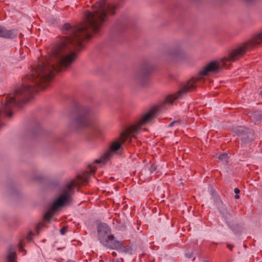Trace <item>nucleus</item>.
Listing matches in <instances>:
<instances>
[{
  "label": "nucleus",
  "instance_id": "f03ea898",
  "mask_svg": "<svg viewBox=\"0 0 262 262\" xmlns=\"http://www.w3.org/2000/svg\"><path fill=\"white\" fill-rule=\"evenodd\" d=\"M161 106H155L152 108L149 112L142 115L136 125L131 126L128 128L125 132L121 134L120 140L114 141L110 149L104 153L99 159L95 160L96 163H105L107 162L112 156L118 151L122 148V144L125 141L131 139L132 137L139 134L141 127L150 122L153 119L155 118L160 113Z\"/></svg>",
  "mask_w": 262,
  "mask_h": 262
},
{
  "label": "nucleus",
  "instance_id": "5701e85b",
  "mask_svg": "<svg viewBox=\"0 0 262 262\" xmlns=\"http://www.w3.org/2000/svg\"><path fill=\"white\" fill-rule=\"evenodd\" d=\"M66 232V228H62L60 230V233L62 235H64Z\"/></svg>",
  "mask_w": 262,
  "mask_h": 262
},
{
  "label": "nucleus",
  "instance_id": "39448f33",
  "mask_svg": "<svg viewBox=\"0 0 262 262\" xmlns=\"http://www.w3.org/2000/svg\"><path fill=\"white\" fill-rule=\"evenodd\" d=\"M66 67H34L31 70L29 79L40 89H45L55 73L62 72Z\"/></svg>",
  "mask_w": 262,
  "mask_h": 262
},
{
  "label": "nucleus",
  "instance_id": "393cba45",
  "mask_svg": "<svg viewBox=\"0 0 262 262\" xmlns=\"http://www.w3.org/2000/svg\"><path fill=\"white\" fill-rule=\"evenodd\" d=\"M234 192L236 194H237L239 193L240 190L237 188H235L234 189Z\"/></svg>",
  "mask_w": 262,
  "mask_h": 262
},
{
  "label": "nucleus",
  "instance_id": "412c9836",
  "mask_svg": "<svg viewBox=\"0 0 262 262\" xmlns=\"http://www.w3.org/2000/svg\"><path fill=\"white\" fill-rule=\"evenodd\" d=\"M33 179L34 180H40L42 179V176L41 174H37L36 176H33Z\"/></svg>",
  "mask_w": 262,
  "mask_h": 262
},
{
  "label": "nucleus",
  "instance_id": "2f4dec72",
  "mask_svg": "<svg viewBox=\"0 0 262 262\" xmlns=\"http://www.w3.org/2000/svg\"><path fill=\"white\" fill-rule=\"evenodd\" d=\"M260 94L261 96H262V91L260 92Z\"/></svg>",
  "mask_w": 262,
  "mask_h": 262
},
{
  "label": "nucleus",
  "instance_id": "423d86ee",
  "mask_svg": "<svg viewBox=\"0 0 262 262\" xmlns=\"http://www.w3.org/2000/svg\"><path fill=\"white\" fill-rule=\"evenodd\" d=\"M93 113L91 107L81 106L77 112V116L71 122V125L75 128L88 127L93 138H97L102 134L101 127L96 123H92L89 120V116Z\"/></svg>",
  "mask_w": 262,
  "mask_h": 262
},
{
  "label": "nucleus",
  "instance_id": "4be33fe9",
  "mask_svg": "<svg viewBox=\"0 0 262 262\" xmlns=\"http://www.w3.org/2000/svg\"><path fill=\"white\" fill-rule=\"evenodd\" d=\"M179 125V122L178 121H172V122H171L169 124V127H171V126H173L175 125Z\"/></svg>",
  "mask_w": 262,
  "mask_h": 262
},
{
  "label": "nucleus",
  "instance_id": "bb28decb",
  "mask_svg": "<svg viewBox=\"0 0 262 262\" xmlns=\"http://www.w3.org/2000/svg\"><path fill=\"white\" fill-rule=\"evenodd\" d=\"M235 198L236 199H238L239 198V196L238 195V194L235 195Z\"/></svg>",
  "mask_w": 262,
  "mask_h": 262
},
{
  "label": "nucleus",
  "instance_id": "c85d7f7f",
  "mask_svg": "<svg viewBox=\"0 0 262 262\" xmlns=\"http://www.w3.org/2000/svg\"><path fill=\"white\" fill-rule=\"evenodd\" d=\"M228 247H229V248L230 250H232V246H230V245H228Z\"/></svg>",
  "mask_w": 262,
  "mask_h": 262
},
{
  "label": "nucleus",
  "instance_id": "4468645a",
  "mask_svg": "<svg viewBox=\"0 0 262 262\" xmlns=\"http://www.w3.org/2000/svg\"><path fill=\"white\" fill-rule=\"evenodd\" d=\"M15 254L16 253L14 248L10 247L8 250L7 255L8 262H15Z\"/></svg>",
  "mask_w": 262,
  "mask_h": 262
},
{
  "label": "nucleus",
  "instance_id": "f3484780",
  "mask_svg": "<svg viewBox=\"0 0 262 262\" xmlns=\"http://www.w3.org/2000/svg\"><path fill=\"white\" fill-rule=\"evenodd\" d=\"M149 169V174H155V171L157 170V167L154 165H151L150 166V167L148 168ZM157 172H156L155 173V174L157 173Z\"/></svg>",
  "mask_w": 262,
  "mask_h": 262
},
{
  "label": "nucleus",
  "instance_id": "b1692460",
  "mask_svg": "<svg viewBox=\"0 0 262 262\" xmlns=\"http://www.w3.org/2000/svg\"><path fill=\"white\" fill-rule=\"evenodd\" d=\"M97 168L95 166L90 165V170L91 172H94L96 171Z\"/></svg>",
  "mask_w": 262,
  "mask_h": 262
},
{
  "label": "nucleus",
  "instance_id": "2eb2a0df",
  "mask_svg": "<svg viewBox=\"0 0 262 262\" xmlns=\"http://www.w3.org/2000/svg\"><path fill=\"white\" fill-rule=\"evenodd\" d=\"M151 67H142L141 70V76L144 77L149 75L152 71Z\"/></svg>",
  "mask_w": 262,
  "mask_h": 262
},
{
  "label": "nucleus",
  "instance_id": "9b49d317",
  "mask_svg": "<svg viewBox=\"0 0 262 262\" xmlns=\"http://www.w3.org/2000/svg\"><path fill=\"white\" fill-rule=\"evenodd\" d=\"M241 137L242 140L245 142H249L253 140V135L250 130L243 126H239L234 130Z\"/></svg>",
  "mask_w": 262,
  "mask_h": 262
},
{
  "label": "nucleus",
  "instance_id": "a211bd4d",
  "mask_svg": "<svg viewBox=\"0 0 262 262\" xmlns=\"http://www.w3.org/2000/svg\"><path fill=\"white\" fill-rule=\"evenodd\" d=\"M186 256L188 258H189V259L192 258V260H193L195 259V258L193 257V253H192V252L191 253L188 252V253H186Z\"/></svg>",
  "mask_w": 262,
  "mask_h": 262
},
{
  "label": "nucleus",
  "instance_id": "6e6552de",
  "mask_svg": "<svg viewBox=\"0 0 262 262\" xmlns=\"http://www.w3.org/2000/svg\"><path fill=\"white\" fill-rule=\"evenodd\" d=\"M98 236L100 243L104 247L112 249L120 250L123 247L119 241H114V236L111 234V228L105 223L99 224L97 227Z\"/></svg>",
  "mask_w": 262,
  "mask_h": 262
},
{
  "label": "nucleus",
  "instance_id": "6ab92c4d",
  "mask_svg": "<svg viewBox=\"0 0 262 262\" xmlns=\"http://www.w3.org/2000/svg\"><path fill=\"white\" fill-rule=\"evenodd\" d=\"M34 235V233L32 232H30L27 235V239L28 241H31L32 239V236Z\"/></svg>",
  "mask_w": 262,
  "mask_h": 262
},
{
  "label": "nucleus",
  "instance_id": "72a5a7b5",
  "mask_svg": "<svg viewBox=\"0 0 262 262\" xmlns=\"http://www.w3.org/2000/svg\"><path fill=\"white\" fill-rule=\"evenodd\" d=\"M205 262H208V261H205Z\"/></svg>",
  "mask_w": 262,
  "mask_h": 262
},
{
  "label": "nucleus",
  "instance_id": "0eeeda50",
  "mask_svg": "<svg viewBox=\"0 0 262 262\" xmlns=\"http://www.w3.org/2000/svg\"><path fill=\"white\" fill-rule=\"evenodd\" d=\"M36 91L37 90L33 87L32 84H24L13 94L9 96L3 106V111L8 116L10 117L12 112H10L9 110L14 106L19 105L21 102L27 101L28 96Z\"/></svg>",
  "mask_w": 262,
  "mask_h": 262
},
{
  "label": "nucleus",
  "instance_id": "a878e982",
  "mask_svg": "<svg viewBox=\"0 0 262 262\" xmlns=\"http://www.w3.org/2000/svg\"><path fill=\"white\" fill-rule=\"evenodd\" d=\"M141 174H146V169H143V170L141 171Z\"/></svg>",
  "mask_w": 262,
  "mask_h": 262
},
{
  "label": "nucleus",
  "instance_id": "9d476101",
  "mask_svg": "<svg viewBox=\"0 0 262 262\" xmlns=\"http://www.w3.org/2000/svg\"><path fill=\"white\" fill-rule=\"evenodd\" d=\"M214 201L218 208L220 213L225 219L228 226L232 229L233 225L234 217L232 214L228 211L227 207L220 199L219 196L214 195L213 197Z\"/></svg>",
  "mask_w": 262,
  "mask_h": 262
},
{
  "label": "nucleus",
  "instance_id": "7c9ffc66",
  "mask_svg": "<svg viewBox=\"0 0 262 262\" xmlns=\"http://www.w3.org/2000/svg\"><path fill=\"white\" fill-rule=\"evenodd\" d=\"M116 262H119V259H117L116 260Z\"/></svg>",
  "mask_w": 262,
  "mask_h": 262
},
{
  "label": "nucleus",
  "instance_id": "c756f323",
  "mask_svg": "<svg viewBox=\"0 0 262 262\" xmlns=\"http://www.w3.org/2000/svg\"><path fill=\"white\" fill-rule=\"evenodd\" d=\"M67 262H75V261L70 260H68Z\"/></svg>",
  "mask_w": 262,
  "mask_h": 262
},
{
  "label": "nucleus",
  "instance_id": "f257e3e1",
  "mask_svg": "<svg viewBox=\"0 0 262 262\" xmlns=\"http://www.w3.org/2000/svg\"><path fill=\"white\" fill-rule=\"evenodd\" d=\"M114 6L107 5L105 0H101L92 12H85V18L82 24L75 27H72L69 24L64 25L62 31L66 36L51 46L48 63L53 62L59 66L75 63L78 55L73 50V47L82 48L83 40L91 38L92 32H98L106 20L107 14H114Z\"/></svg>",
  "mask_w": 262,
  "mask_h": 262
},
{
  "label": "nucleus",
  "instance_id": "ddd939ff",
  "mask_svg": "<svg viewBox=\"0 0 262 262\" xmlns=\"http://www.w3.org/2000/svg\"><path fill=\"white\" fill-rule=\"evenodd\" d=\"M14 35L13 31L8 30L4 27L0 26V36L6 38H11Z\"/></svg>",
  "mask_w": 262,
  "mask_h": 262
},
{
  "label": "nucleus",
  "instance_id": "7ed1b4c3",
  "mask_svg": "<svg viewBox=\"0 0 262 262\" xmlns=\"http://www.w3.org/2000/svg\"><path fill=\"white\" fill-rule=\"evenodd\" d=\"M90 177V172H86L82 175H78L76 181L72 180L62 187L59 196L52 203L50 210L45 213V219L49 221L59 208L70 203L72 200V194L74 192L73 187L88 182Z\"/></svg>",
  "mask_w": 262,
  "mask_h": 262
},
{
  "label": "nucleus",
  "instance_id": "473e14b6",
  "mask_svg": "<svg viewBox=\"0 0 262 262\" xmlns=\"http://www.w3.org/2000/svg\"><path fill=\"white\" fill-rule=\"evenodd\" d=\"M9 191L10 192L11 190L10 189H9Z\"/></svg>",
  "mask_w": 262,
  "mask_h": 262
},
{
  "label": "nucleus",
  "instance_id": "dca6fc26",
  "mask_svg": "<svg viewBox=\"0 0 262 262\" xmlns=\"http://www.w3.org/2000/svg\"><path fill=\"white\" fill-rule=\"evenodd\" d=\"M219 159L223 163L226 164L228 161V156L226 153H223L218 157Z\"/></svg>",
  "mask_w": 262,
  "mask_h": 262
},
{
  "label": "nucleus",
  "instance_id": "aec40b11",
  "mask_svg": "<svg viewBox=\"0 0 262 262\" xmlns=\"http://www.w3.org/2000/svg\"><path fill=\"white\" fill-rule=\"evenodd\" d=\"M44 227V225L42 223L39 224L36 227V231L39 233L41 228Z\"/></svg>",
  "mask_w": 262,
  "mask_h": 262
},
{
  "label": "nucleus",
  "instance_id": "cd10ccee",
  "mask_svg": "<svg viewBox=\"0 0 262 262\" xmlns=\"http://www.w3.org/2000/svg\"><path fill=\"white\" fill-rule=\"evenodd\" d=\"M112 254L114 256H116L117 255V254L115 252H112Z\"/></svg>",
  "mask_w": 262,
  "mask_h": 262
},
{
  "label": "nucleus",
  "instance_id": "20e7f679",
  "mask_svg": "<svg viewBox=\"0 0 262 262\" xmlns=\"http://www.w3.org/2000/svg\"><path fill=\"white\" fill-rule=\"evenodd\" d=\"M262 43V32L253 36L252 38L230 51L225 56L213 59L206 66H220L233 63L238 60L249 49Z\"/></svg>",
  "mask_w": 262,
  "mask_h": 262
},
{
  "label": "nucleus",
  "instance_id": "1a4fd4ad",
  "mask_svg": "<svg viewBox=\"0 0 262 262\" xmlns=\"http://www.w3.org/2000/svg\"><path fill=\"white\" fill-rule=\"evenodd\" d=\"M196 80L197 79L192 78L184 83L176 94L169 95L166 97L165 103L168 104H173L175 100L183 98L188 92L195 89Z\"/></svg>",
  "mask_w": 262,
  "mask_h": 262
},
{
  "label": "nucleus",
  "instance_id": "f8f14e48",
  "mask_svg": "<svg viewBox=\"0 0 262 262\" xmlns=\"http://www.w3.org/2000/svg\"><path fill=\"white\" fill-rule=\"evenodd\" d=\"M221 67H205L199 74L197 79H201L204 76H208L212 73H217L220 71Z\"/></svg>",
  "mask_w": 262,
  "mask_h": 262
}]
</instances>
